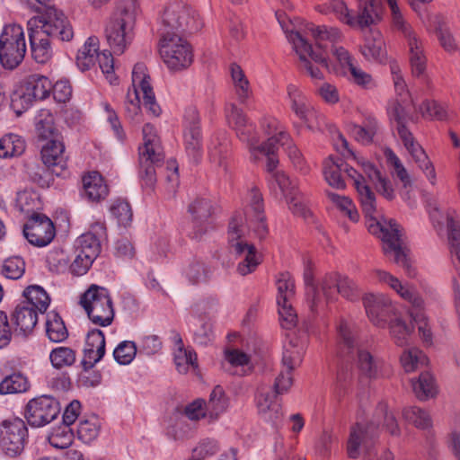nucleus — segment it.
<instances>
[{"label":"nucleus","instance_id":"nucleus-1","mask_svg":"<svg viewBox=\"0 0 460 460\" xmlns=\"http://www.w3.org/2000/svg\"><path fill=\"white\" fill-rule=\"evenodd\" d=\"M138 13L137 0H119L104 31L111 54L121 55L131 45Z\"/></svg>","mask_w":460,"mask_h":460},{"label":"nucleus","instance_id":"nucleus-2","mask_svg":"<svg viewBox=\"0 0 460 460\" xmlns=\"http://www.w3.org/2000/svg\"><path fill=\"white\" fill-rule=\"evenodd\" d=\"M374 206L375 210L371 214L363 211L368 218V231L384 241L386 245L384 248L385 253L387 254L393 252L394 253V262L404 270L409 278H415L416 270L411 263L407 249L403 246L402 226L394 219L389 221L383 218L382 220L378 219L376 199Z\"/></svg>","mask_w":460,"mask_h":460},{"label":"nucleus","instance_id":"nucleus-3","mask_svg":"<svg viewBox=\"0 0 460 460\" xmlns=\"http://www.w3.org/2000/svg\"><path fill=\"white\" fill-rule=\"evenodd\" d=\"M337 332L341 357L348 358L357 357L359 370L369 378L377 377L381 361L359 344L355 324L345 319H341Z\"/></svg>","mask_w":460,"mask_h":460},{"label":"nucleus","instance_id":"nucleus-4","mask_svg":"<svg viewBox=\"0 0 460 460\" xmlns=\"http://www.w3.org/2000/svg\"><path fill=\"white\" fill-rule=\"evenodd\" d=\"M378 281L387 284L403 300L411 305L410 314L416 323L420 337L428 343L431 342V327L429 316L424 311V301L416 290L407 284H402L395 276L382 270L374 271Z\"/></svg>","mask_w":460,"mask_h":460},{"label":"nucleus","instance_id":"nucleus-5","mask_svg":"<svg viewBox=\"0 0 460 460\" xmlns=\"http://www.w3.org/2000/svg\"><path fill=\"white\" fill-rule=\"evenodd\" d=\"M133 93H128L125 102V110L128 118L139 121L140 99L139 93L143 94V105L154 117L161 114V108L156 102L155 93L150 83V76L147 74L146 66L144 63H137L132 71Z\"/></svg>","mask_w":460,"mask_h":460},{"label":"nucleus","instance_id":"nucleus-6","mask_svg":"<svg viewBox=\"0 0 460 460\" xmlns=\"http://www.w3.org/2000/svg\"><path fill=\"white\" fill-rule=\"evenodd\" d=\"M226 121L236 133L237 137L245 143L254 161L259 160L260 154H272L273 138L260 143L255 125L243 111L234 103H228L225 108Z\"/></svg>","mask_w":460,"mask_h":460},{"label":"nucleus","instance_id":"nucleus-7","mask_svg":"<svg viewBox=\"0 0 460 460\" xmlns=\"http://www.w3.org/2000/svg\"><path fill=\"white\" fill-rule=\"evenodd\" d=\"M246 227L242 215H234L228 226V242L231 252L241 258L236 270L241 276L255 271L261 257L255 246L245 239Z\"/></svg>","mask_w":460,"mask_h":460},{"label":"nucleus","instance_id":"nucleus-8","mask_svg":"<svg viewBox=\"0 0 460 460\" xmlns=\"http://www.w3.org/2000/svg\"><path fill=\"white\" fill-rule=\"evenodd\" d=\"M201 27L202 22L197 12L185 1L171 0L165 4L160 14L158 33L194 32Z\"/></svg>","mask_w":460,"mask_h":460},{"label":"nucleus","instance_id":"nucleus-9","mask_svg":"<svg viewBox=\"0 0 460 460\" xmlns=\"http://www.w3.org/2000/svg\"><path fill=\"white\" fill-rule=\"evenodd\" d=\"M143 141L139 147V175L145 185L152 187L156 181L155 168L162 166L164 155L155 128L149 123L143 127Z\"/></svg>","mask_w":460,"mask_h":460},{"label":"nucleus","instance_id":"nucleus-10","mask_svg":"<svg viewBox=\"0 0 460 460\" xmlns=\"http://www.w3.org/2000/svg\"><path fill=\"white\" fill-rule=\"evenodd\" d=\"M80 305L93 323L100 326L110 325L114 319V309L107 288L93 284L81 296Z\"/></svg>","mask_w":460,"mask_h":460},{"label":"nucleus","instance_id":"nucleus-11","mask_svg":"<svg viewBox=\"0 0 460 460\" xmlns=\"http://www.w3.org/2000/svg\"><path fill=\"white\" fill-rule=\"evenodd\" d=\"M159 52L161 58L171 71H180L189 67L193 61L190 43L177 33L159 34Z\"/></svg>","mask_w":460,"mask_h":460},{"label":"nucleus","instance_id":"nucleus-12","mask_svg":"<svg viewBox=\"0 0 460 460\" xmlns=\"http://www.w3.org/2000/svg\"><path fill=\"white\" fill-rule=\"evenodd\" d=\"M26 43L22 28L17 24L7 25L0 35V63L4 68L17 67L24 58Z\"/></svg>","mask_w":460,"mask_h":460},{"label":"nucleus","instance_id":"nucleus-13","mask_svg":"<svg viewBox=\"0 0 460 460\" xmlns=\"http://www.w3.org/2000/svg\"><path fill=\"white\" fill-rule=\"evenodd\" d=\"M99 40L96 37H89L84 46L78 50L76 65L82 71L89 70L95 65L96 60L99 66L110 84H115L117 77L114 73V59L109 50L98 52Z\"/></svg>","mask_w":460,"mask_h":460},{"label":"nucleus","instance_id":"nucleus-14","mask_svg":"<svg viewBox=\"0 0 460 460\" xmlns=\"http://www.w3.org/2000/svg\"><path fill=\"white\" fill-rule=\"evenodd\" d=\"M391 119L396 122L398 135L404 147L410 153L420 169L426 172L429 169V158L424 149L415 141L412 134L407 129L406 123L410 119L409 112L401 102H396L390 111Z\"/></svg>","mask_w":460,"mask_h":460},{"label":"nucleus","instance_id":"nucleus-15","mask_svg":"<svg viewBox=\"0 0 460 460\" xmlns=\"http://www.w3.org/2000/svg\"><path fill=\"white\" fill-rule=\"evenodd\" d=\"M28 429L19 418L5 420L0 425V451L7 457H16L24 450Z\"/></svg>","mask_w":460,"mask_h":460},{"label":"nucleus","instance_id":"nucleus-16","mask_svg":"<svg viewBox=\"0 0 460 460\" xmlns=\"http://www.w3.org/2000/svg\"><path fill=\"white\" fill-rule=\"evenodd\" d=\"M184 148L190 161L198 164L203 155L200 118L195 107H189L184 113Z\"/></svg>","mask_w":460,"mask_h":460},{"label":"nucleus","instance_id":"nucleus-17","mask_svg":"<svg viewBox=\"0 0 460 460\" xmlns=\"http://www.w3.org/2000/svg\"><path fill=\"white\" fill-rule=\"evenodd\" d=\"M59 411V402L54 397L41 395L28 402L25 418L31 427L40 428L54 420Z\"/></svg>","mask_w":460,"mask_h":460},{"label":"nucleus","instance_id":"nucleus-18","mask_svg":"<svg viewBox=\"0 0 460 460\" xmlns=\"http://www.w3.org/2000/svg\"><path fill=\"white\" fill-rule=\"evenodd\" d=\"M52 89L51 81L45 75L33 74L29 75L21 89L13 98V103H19L23 108L30 107L33 101L47 98Z\"/></svg>","mask_w":460,"mask_h":460},{"label":"nucleus","instance_id":"nucleus-19","mask_svg":"<svg viewBox=\"0 0 460 460\" xmlns=\"http://www.w3.org/2000/svg\"><path fill=\"white\" fill-rule=\"evenodd\" d=\"M363 303L370 322L376 326L385 327L396 315L394 304L384 294H367Z\"/></svg>","mask_w":460,"mask_h":460},{"label":"nucleus","instance_id":"nucleus-20","mask_svg":"<svg viewBox=\"0 0 460 460\" xmlns=\"http://www.w3.org/2000/svg\"><path fill=\"white\" fill-rule=\"evenodd\" d=\"M377 431L378 420L371 421L367 427H363L359 423L353 426L348 440L347 450L349 456L350 458H357L359 456V448L362 447L367 451L365 460H371L370 447L377 436Z\"/></svg>","mask_w":460,"mask_h":460},{"label":"nucleus","instance_id":"nucleus-21","mask_svg":"<svg viewBox=\"0 0 460 460\" xmlns=\"http://www.w3.org/2000/svg\"><path fill=\"white\" fill-rule=\"evenodd\" d=\"M335 276L325 275L319 285H308L305 288V301L313 313L323 310L329 302L336 297Z\"/></svg>","mask_w":460,"mask_h":460},{"label":"nucleus","instance_id":"nucleus-22","mask_svg":"<svg viewBox=\"0 0 460 460\" xmlns=\"http://www.w3.org/2000/svg\"><path fill=\"white\" fill-rule=\"evenodd\" d=\"M52 221L41 214L33 215L23 226V234L30 243L43 247L48 245L55 236Z\"/></svg>","mask_w":460,"mask_h":460},{"label":"nucleus","instance_id":"nucleus-23","mask_svg":"<svg viewBox=\"0 0 460 460\" xmlns=\"http://www.w3.org/2000/svg\"><path fill=\"white\" fill-rule=\"evenodd\" d=\"M40 155L43 164L52 174L63 177L68 174L65 146L58 137L48 139L41 147Z\"/></svg>","mask_w":460,"mask_h":460},{"label":"nucleus","instance_id":"nucleus-24","mask_svg":"<svg viewBox=\"0 0 460 460\" xmlns=\"http://www.w3.org/2000/svg\"><path fill=\"white\" fill-rule=\"evenodd\" d=\"M275 391L268 386L261 385L258 388L255 397L256 407L261 419L277 426L282 420V411L279 400Z\"/></svg>","mask_w":460,"mask_h":460},{"label":"nucleus","instance_id":"nucleus-25","mask_svg":"<svg viewBox=\"0 0 460 460\" xmlns=\"http://www.w3.org/2000/svg\"><path fill=\"white\" fill-rule=\"evenodd\" d=\"M261 127L267 136L268 139L273 138L272 154H260L267 158L266 169L273 171L279 164L277 153L279 146H284L289 140V135L285 131L282 125L275 118H265L261 123Z\"/></svg>","mask_w":460,"mask_h":460},{"label":"nucleus","instance_id":"nucleus-26","mask_svg":"<svg viewBox=\"0 0 460 460\" xmlns=\"http://www.w3.org/2000/svg\"><path fill=\"white\" fill-rule=\"evenodd\" d=\"M189 211L194 221L192 237L200 239L203 234L213 228L209 222L212 214L211 201L204 198L197 199L190 205Z\"/></svg>","mask_w":460,"mask_h":460},{"label":"nucleus","instance_id":"nucleus-27","mask_svg":"<svg viewBox=\"0 0 460 460\" xmlns=\"http://www.w3.org/2000/svg\"><path fill=\"white\" fill-rule=\"evenodd\" d=\"M342 168L343 176L347 175L353 181L362 210L371 214L375 210V192L366 183L364 177L343 161Z\"/></svg>","mask_w":460,"mask_h":460},{"label":"nucleus","instance_id":"nucleus-28","mask_svg":"<svg viewBox=\"0 0 460 460\" xmlns=\"http://www.w3.org/2000/svg\"><path fill=\"white\" fill-rule=\"evenodd\" d=\"M383 7L379 0H358V14L352 15V27L361 30L377 24L382 20Z\"/></svg>","mask_w":460,"mask_h":460},{"label":"nucleus","instance_id":"nucleus-29","mask_svg":"<svg viewBox=\"0 0 460 460\" xmlns=\"http://www.w3.org/2000/svg\"><path fill=\"white\" fill-rule=\"evenodd\" d=\"M288 95L291 102V110L309 128H313V120L316 118V111L306 96L295 84L288 86Z\"/></svg>","mask_w":460,"mask_h":460},{"label":"nucleus","instance_id":"nucleus-30","mask_svg":"<svg viewBox=\"0 0 460 460\" xmlns=\"http://www.w3.org/2000/svg\"><path fill=\"white\" fill-rule=\"evenodd\" d=\"M104 234V224L100 222L94 223L88 232L76 239L75 250L95 260L101 251L100 239Z\"/></svg>","mask_w":460,"mask_h":460},{"label":"nucleus","instance_id":"nucleus-31","mask_svg":"<svg viewBox=\"0 0 460 460\" xmlns=\"http://www.w3.org/2000/svg\"><path fill=\"white\" fill-rule=\"evenodd\" d=\"M385 158L386 160L387 165L390 169L391 175L398 179L402 183V198L404 200L410 199V189L412 186L411 177L402 163L401 159L396 155V154L390 148H386L384 151Z\"/></svg>","mask_w":460,"mask_h":460},{"label":"nucleus","instance_id":"nucleus-32","mask_svg":"<svg viewBox=\"0 0 460 460\" xmlns=\"http://www.w3.org/2000/svg\"><path fill=\"white\" fill-rule=\"evenodd\" d=\"M289 42L292 43L296 53L299 56L301 67L305 69L309 75L314 80H322L323 73L318 67L314 66L310 60L306 58V53L311 51V44L298 31H290L287 33Z\"/></svg>","mask_w":460,"mask_h":460},{"label":"nucleus","instance_id":"nucleus-33","mask_svg":"<svg viewBox=\"0 0 460 460\" xmlns=\"http://www.w3.org/2000/svg\"><path fill=\"white\" fill-rule=\"evenodd\" d=\"M361 54L368 61L385 63L387 60V52L385 40L379 31H371L365 39L360 48Z\"/></svg>","mask_w":460,"mask_h":460},{"label":"nucleus","instance_id":"nucleus-34","mask_svg":"<svg viewBox=\"0 0 460 460\" xmlns=\"http://www.w3.org/2000/svg\"><path fill=\"white\" fill-rule=\"evenodd\" d=\"M27 29L33 58L38 63L48 62L52 57L51 40L31 26H27Z\"/></svg>","mask_w":460,"mask_h":460},{"label":"nucleus","instance_id":"nucleus-35","mask_svg":"<svg viewBox=\"0 0 460 460\" xmlns=\"http://www.w3.org/2000/svg\"><path fill=\"white\" fill-rule=\"evenodd\" d=\"M38 311L28 307L23 304H19L13 313V321L16 326L15 331L22 335L27 336L30 334L38 322Z\"/></svg>","mask_w":460,"mask_h":460},{"label":"nucleus","instance_id":"nucleus-36","mask_svg":"<svg viewBox=\"0 0 460 460\" xmlns=\"http://www.w3.org/2000/svg\"><path fill=\"white\" fill-rule=\"evenodd\" d=\"M84 195L92 201H99L108 194L107 185L97 172H89L83 178Z\"/></svg>","mask_w":460,"mask_h":460},{"label":"nucleus","instance_id":"nucleus-37","mask_svg":"<svg viewBox=\"0 0 460 460\" xmlns=\"http://www.w3.org/2000/svg\"><path fill=\"white\" fill-rule=\"evenodd\" d=\"M433 24L435 25L438 40L444 50L449 54L456 52L458 45L447 25V19L443 15L438 14L433 21Z\"/></svg>","mask_w":460,"mask_h":460},{"label":"nucleus","instance_id":"nucleus-38","mask_svg":"<svg viewBox=\"0 0 460 460\" xmlns=\"http://www.w3.org/2000/svg\"><path fill=\"white\" fill-rule=\"evenodd\" d=\"M342 160H334L329 157L323 163V172L327 183L336 189H344L345 179L343 176Z\"/></svg>","mask_w":460,"mask_h":460},{"label":"nucleus","instance_id":"nucleus-39","mask_svg":"<svg viewBox=\"0 0 460 460\" xmlns=\"http://www.w3.org/2000/svg\"><path fill=\"white\" fill-rule=\"evenodd\" d=\"M25 300L22 304L31 306L39 313L48 309L50 298L47 292L40 286H30L23 291Z\"/></svg>","mask_w":460,"mask_h":460},{"label":"nucleus","instance_id":"nucleus-40","mask_svg":"<svg viewBox=\"0 0 460 460\" xmlns=\"http://www.w3.org/2000/svg\"><path fill=\"white\" fill-rule=\"evenodd\" d=\"M35 128L40 137L51 139L58 137L55 128L54 116L49 109H41L35 116Z\"/></svg>","mask_w":460,"mask_h":460},{"label":"nucleus","instance_id":"nucleus-41","mask_svg":"<svg viewBox=\"0 0 460 460\" xmlns=\"http://www.w3.org/2000/svg\"><path fill=\"white\" fill-rule=\"evenodd\" d=\"M25 150V141L18 135L6 134L0 138V158L21 155Z\"/></svg>","mask_w":460,"mask_h":460},{"label":"nucleus","instance_id":"nucleus-42","mask_svg":"<svg viewBox=\"0 0 460 460\" xmlns=\"http://www.w3.org/2000/svg\"><path fill=\"white\" fill-rule=\"evenodd\" d=\"M230 73L237 98L241 103H245L252 95L249 81L241 66L236 64L231 65Z\"/></svg>","mask_w":460,"mask_h":460},{"label":"nucleus","instance_id":"nucleus-43","mask_svg":"<svg viewBox=\"0 0 460 460\" xmlns=\"http://www.w3.org/2000/svg\"><path fill=\"white\" fill-rule=\"evenodd\" d=\"M46 334L52 342H61L68 337V331L62 318L55 312L47 315Z\"/></svg>","mask_w":460,"mask_h":460},{"label":"nucleus","instance_id":"nucleus-44","mask_svg":"<svg viewBox=\"0 0 460 460\" xmlns=\"http://www.w3.org/2000/svg\"><path fill=\"white\" fill-rule=\"evenodd\" d=\"M307 31H310L311 35L315 40L316 45L320 49H326L328 47L327 42L332 43V46L341 39V31L336 28H328L324 25L315 26L309 24Z\"/></svg>","mask_w":460,"mask_h":460},{"label":"nucleus","instance_id":"nucleus-45","mask_svg":"<svg viewBox=\"0 0 460 460\" xmlns=\"http://www.w3.org/2000/svg\"><path fill=\"white\" fill-rule=\"evenodd\" d=\"M267 171L271 173L270 179V187L275 190L276 187L279 189L280 194L285 199H288L289 196L296 194L298 191L297 184L296 181L291 180L284 172Z\"/></svg>","mask_w":460,"mask_h":460},{"label":"nucleus","instance_id":"nucleus-46","mask_svg":"<svg viewBox=\"0 0 460 460\" xmlns=\"http://www.w3.org/2000/svg\"><path fill=\"white\" fill-rule=\"evenodd\" d=\"M228 151V141L226 137H215L208 147L209 161L217 167L226 169V158Z\"/></svg>","mask_w":460,"mask_h":460},{"label":"nucleus","instance_id":"nucleus-47","mask_svg":"<svg viewBox=\"0 0 460 460\" xmlns=\"http://www.w3.org/2000/svg\"><path fill=\"white\" fill-rule=\"evenodd\" d=\"M176 350L174 352V362L177 370L180 373H186L190 366H193L197 360L196 353L187 350L183 347V342L180 334H176L174 337Z\"/></svg>","mask_w":460,"mask_h":460},{"label":"nucleus","instance_id":"nucleus-48","mask_svg":"<svg viewBox=\"0 0 460 460\" xmlns=\"http://www.w3.org/2000/svg\"><path fill=\"white\" fill-rule=\"evenodd\" d=\"M205 405L207 415H209L211 420L217 419L226 410L228 405L227 399L221 386L217 385L212 390L209 400Z\"/></svg>","mask_w":460,"mask_h":460},{"label":"nucleus","instance_id":"nucleus-49","mask_svg":"<svg viewBox=\"0 0 460 460\" xmlns=\"http://www.w3.org/2000/svg\"><path fill=\"white\" fill-rule=\"evenodd\" d=\"M305 344L298 345L293 340H290L288 344L285 346L282 364L284 368L294 370L295 367L300 365L305 353Z\"/></svg>","mask_w":460,"mask_h":460},{"label":"nucleus","instance_id":"nucleus-50","mask_svg":"<svg viewBox=\"0 0 460 460\" xmlns=\"http://www.w3.org/2000/svg\"><path fill=\"white\" fill-rule=\"evenodd\" d=\"M410 47V61L411 65L412 74L414 76H420L426 69L427 58L423 55L421 43L413 37L409 40Z\"/></svg>","mask_w":460,"mask_h":460},{"label":"nucleus","instance_id":"nucleus-51","mask_svg":"<svg viewBox=\"0 0 460 460\" xmlns=\"http://www.w3.org/2000/svg\"><path fill=\"white\" fill-rule=\"evenodd\" d=\"M344 75L348 77L349 81L363 89L371 90L376 87V82L373 76L365 72L357 63L350 65V68L348 71H344Z\"/></svg>","mask_w":460,"mask_h":460},{"label":"nucleus","instance_id":"nucleus-52","mask_svg":"<svg viewBox=\"0 0 460 460\" xmlns=\"http://www.w3.org/2000/svg\"><path fill=\"white\" fill-rule=\"evenodd\" d=\"M29 383L21 374H13L6 376L0 383V394H17L27 391Z\"/></svg>","mask_w":460,"mask_h":460},{"label":"nucleus","instance_id":"nucleus-53","mask_svg":"<svg viewBox=\"0 0 460 460\" xmlns=\"http://www.w3.org/2000/svg\"><path fill=\"white\" fill-rule=\"evenodd\" d=\"M49 359L57 369L70 367L75 362V352L68 347H58L51 350Z\"/></svg>","mask_w":460,"mask_h":460},{"label":"nucleus","instance_id":"nucleus-54","mask_svg":"<svg viewBox=\"0 0 460 460\" xmlns=\"http://www.w3.org/2000/svg\"><path fill=\"white\" fill-rule=\"evenodd\" d=\"M277 304L290 302L295 295V283L288 272L279 274L277 279Z\"/></svg>","mask_w":460,"mask_h":460},{"label":"nucleus","instance_id":"nucleus-55","mask_svg":"<svg viewBox=\"0 0 460 460\" xmlns=\"http://www.w3.org/2000/svg\"><path fill=\"white\" fill-rule=\"evenodd\" d=\"M326 195L329 200L341 212H343L352 222H357L358 220L359 215L349 198L341 196L332 191H326Z\"/></svg>","mask_w":460,"mask_h":460},{"label":"nucleus","instance_id":"nucleus-56","mask_svg":"<svg viewBox=\"0 0 460 460\" xmlns=\"http://www.w3.org/2000/svg\"><path fill=\"white\" fill-rule=\"evenodd\" d=\"M386 2L391 10L393 26L403 33L408 38V40L412 39L414 36L411 33V26L404 19L396 0H386Z\"/></svg>","mask_w":460,"mask_h":460},{"label":"nucleus","instance_id":"nucleus-57","mask_svg":"<svg viewBox=\"0 0 460 460\" xmlns=\"http://www.w3.org/2000/svg\"><path fill=\"white\" fill-rule=\"evenodd\" d=\"M377 129V122L374 119H369L363 125H355L351 133L355 139L362 144L372 142Z\"/></svg>","mask_w":460,"mask_h":460},{"label":"nucleus","instance_id":"nucleus-58","mask_svg":"<svg viewBox=\"0 0 460 460\" xmlns=\"http://www.w3.org/2000/svg\"><path fill=\"white\" fill-rule=\"evenodd\" d=\"M388 322L390 333L395 344L401 347L406 345L410 334V328L406 323L396 315Z\"/></svg>","mask_w":460,"mask_h":460},{"label":"nucleus","instance_id":"nucleus-59","mask_svg":"<svg viewBox=\"0 0 460 460\" xmlns=\"http://www.w3.org/2000/svg\"><path fill=\"white\" fill-rule=\"evenodd\" d=\"M335 276V289L336 295L339 293L348 300H355L358 297L359 293L358 290L357 284L347 277H340L337 274Z\"/></svg>","mask_w":460,"mask_h":460},{"label":"nucleus","instance_id":"nucleus-60","mask_svg":"<svg viewBox=\"0 0 460 460\" xmlns=\"http://www.w3.org/2000/svg\"><path fill=\"white\" fill-rule=\"evenodd\" d=\"M211 270L200 261H193L189 264L185 270L186 277L193 283L207 282L211 276Z\"/></svg>","mask_w":460,"mask_h":460},{"label":"nucleus","instance_id":"nucleus-61","mask_svg":"<svg viewBox=\"0 0 460 460\" xmlns=\"http://www.w3.org/2000/svg\"><path fill=\"white\" fill-rule=\"evenodd\" d=\"M25 271V262L22 257L13 256L4 261L2 272L11 279H20Z\"/></svg>","mask_w":460,"mask_h":460},{"label":"nucleus","instance_id":"nucleus-62","mask_svg":"<svg viewBox=\"0 0 460 460\" xmlns=\"http://www.w3.org/2000/svg\"><path fill=\"white\" fill-rule=\"evenodd\" d=\"M412 389L416 397L420 401H426L431 394V373L422 372L417 380H412Z\"/></svg>","mask_w":460,"mask_h":460},{"label":"nucleus","instance_id":"nucleus-63","mask_svg":"<svg viewBox=\"0 0 460 460\" xmlns=\"http://www.w3.org/2000/svg\"><path fill=\"white\" fill-rule=\"evenodd\" d=\"M74 434L68 426L59 427L49 437L50 445L57 448H67L73 442Z\"/></svg>","mask_w":460,"mask_h":460},{"label":"nucleus","instance_id":"nucleus-64","mask_svg":"<svg viewBox=\"0 0 460 460\" xmlns=\"http://www.w3.org/2000/svg\"><path fill=\"white\" fill-rule=\"evenodd\" d=\"M111 213L121 226H127L132 221L133 213L131 207L125 200H115L111 207Z\"/></svg>","mask_w":460,"mask_h":460}]
</instances>
